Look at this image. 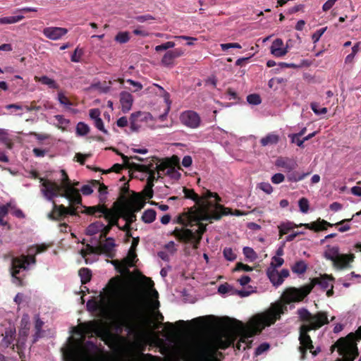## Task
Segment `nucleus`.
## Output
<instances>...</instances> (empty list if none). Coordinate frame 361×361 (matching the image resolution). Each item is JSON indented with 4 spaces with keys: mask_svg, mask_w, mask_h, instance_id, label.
Here are the masks:
<instances>
[{
    "mask_svg": "<svg viewBox=\"0 0 361 361\" xmlns=\"http://www.w3.org/2000/svg\"><path fill=\"white\" fill-rule=\"evenodd\" d=\"M60 183L49 179L40 178V191L44 197L53 202L52 211L47 214L51 220H60L70 214L75 215L77 209L82 207V197L75 188L78 183L72 184L64 170L61 171Z\"/></svg>",
    "mask_w": 361,
    "mask_h": 361,
    "instance_id": "obj_1",
    "label": "nucleus"
},
{
    "mask_svg": "<svg viewBox=\"0 0 361 361\" xmlns=\"http://www.w3.org/2000/svg\"><path fill=\"white\" fill-rule=\"evenodd\" d=\"M286 309V305L276 302L271 304L267 311L253 316L246 326L240 322V341L247 343L250 338L260 333L265 326L273 324Z\"/></svg>",
    "mask_w": 361,
    "mask_h": 361,
    "instance_id": "obj_2",
    "label": "nucleus"
},
{
    "mask_svg": "<svg viewBox=\"0 0 361 361\" xmlns=\"http://www.w3.org/2000/svg\"><path fill=\"white\" fill-rule=\"evenodd\" d=\"M297 312L299 319L303 322V324L300 328V350L302 353H305L307 350L312 352L314 347L307 332L328 324L327 314L325 312H318L315 314H312L308 310L304 307L298 309Z\"/></svg>",
    "mask_w": 361,
    "mask_h": 361,
    "instance_id": "obj_3",
    "label": "nucleus"
},
{
    "mask_svg": "<svg viewBox=\"0 0 361 361\" xmlns=\"http://www.w3.org/2000/svg\"><path fill=\"white\" fill-rule=\"evenodd\" d=\"M190 345L197 350L209 361H221L222 353L218 350L226 349L231 344L228 336L222 333H216L209 341L191 339Z\"/></svg>",
    "mask_w": 361,
    "mask_h": 361,
    "instance_id": "obj_4",
    "label": "nucleus"
},
{
    "mask_svg": "<svg viewBox=\"0 0 361 361\" xmlns=\"http://www.w3.org/2000/svg\"><path fill=\"white\" fill-rule=\"evenodd\" d=\"M47 246L44 244L31 246L27 250V255H21L19 257H14L11 262V274L14 283L18 285L21 284L20 277L18 276L20 270H27L30 264H35L36 262L35 256L40 252H44Z\"/></svg>",
    "mask_w": 361,
    "mask_h": 361,
    "instance_id": "obj_5",
    "label": "nucleus"
},
{
    "mask_svg": "<svg viewBox=\"0 0 361 361\" xmlns=\"http://www.w3.org/2000/svg\"><path fill=\"white\" fill-rule=\"evenodd\" d=\"M87 345L90 348L79 344L69 345L63 352L66 361H100L97 346L92 342Z\"/></svg>",
    "mask_w": 361,
    "mask_h": 361,
    "instance_id": "obj_6",
    "label": "nucleus"
},
{
    "mask_svg": "<svg viewBox=\"0 0 361 361\" xmlns=\"http://www.w3.org/2000/svg\"><path fill=\"white\" fill-rule=\"evenodd\" d=\"M192 229L185 228H176L173 231V235L180 241L190 243L194 248H197L200 243L202 235L206 231V226L202 223L192 226Z\"/></svg>",
    "mask_w": 361,
    "mask_h": 361,
    "instance_id": "obj_7",
    "label": "nucleus"
},
{
    "mask_svg": "<svg viewBox=\"0 0 361 361\" xmlns=\"http://www.w3.org/2000/svg\"><path fill=\"white\" fill-rule=\"evenodd\" d=\"M87 308L92 312L100 310L104 314H114L122 319L126 317L125 307L118 303L113 298H109L106 304H104V302H98L95 300H88L87 302Z\"/></svg>",
    "mask_w": 361,
    "mask_h": 361,
    "instance_id": "obj_8",
    "label": "nucleus"
},
{
    "mask_svg": "<svg viewBox=\"0 0 361 361\" xmlns=\"http://www.w3.org/2000/svg\"><path fill=\"white\" fill-rule=\"evenodd\" d=\"M323 256L325 259L332 262L333 267L338 270L348 269L350 263L353 262L355 256L353 254H341L339 247L335 246H327L324 252Z\"/></svg>",
    "mask_w": 361,
    "mask_h": 361,
    "instance_id": "obj_9",
    "label": "nucleus"
},
{
    "mask_svg": "<svg viewBox=\"0 0 361 361\" xmlns=\"http://www.w3.org/2000/svg\"><path fill=\"white\" fill-rule=\"evenodd\" d=\"M298 226V225L290 221L282 222L278 226L279 230V235L282 236L283 235L288 233L290 231ZM299 226H304L307 229L317 232L322 230H325L326 226H333V224L324 219L321 220L319 219L317 221L309 224H301Z\"/></svg>",
    "mask_w": 361,
    "mask_h": 361,
    "instance_id": "obj_10",
    "label": "nucleus"
},
{
    "mask_svg": "<svg viewBox=\"0 0 361 361\" xmlns=\"http://www.w3.org/2000/svg\"><path fill=\"white\" fill-rule=\"evenodd\" d=\"M313 287L314 284L310 283L299 288L294 287L286 288L282 295L285 304L302 301L311 292Z\"/></svg>",
    "mask_w": 361,
    "mask_h": 361,
    "instance_id": "obj_11",
    "label": "nucleus"
},
{
    "mask_svg": "<svg viewBox=\"0 0 361 361\" xmlns=\"http://www.w3.org/2000/svg\"><path fill=\"white\" fill-rule=\"evenodd\" d=\"M180 123L190 129L198 128L202 123V119L199 114L192 110L182 111L179 116Z\"/></svg>",
    "mask_w": 361,
    "mask_h": 361,
    "instance_id": "obj_12",
    "label": "nucleus"
},
{
    "mask_svg": "<svg viewBox=\"0 0 361 361\" xmlns=\"http://www.w3.org/2000/svg\"><path fill=\"white\" fill-rule=\"evenodd\" d=\"M267 275L273 286L278 287L283 283L284 279L289 276V271L283 269L279 272L276 269H274L273 267H268Z\"/></svg>",
    "mask_w": 361,
    "mask_h": 361,
    "instance_id": "obj_13",
    "label": "nucleus"
},
{
    "mask_svg": "<svg viewBox=\"0 0 361 361\" xmlns=\"http://www.w3.org/2000/svg\"><path fill=\"white\" fill-rule=\"evenodd\" d=\"M184 55V51L177 48L167 51L161 60V64L164 67L172 68L175 66V59Z\"/></svg>",
    "mask_w": 361,
    "mask_h": 361,
    "instance_id": "obj_14",
    "label": "nucleus"
},
{
    "mask_svg": "<svg viewBox=\"0 0 361 361\" xmlns=\"http://www.w3.org/2000/svg\"><path fill=\"white\" fill-rule=\"evenodd\" d=\"M99 212L104 216L105 219L109 222V225L105 226L104 230L101 231V232L103 233L101 236H105L110 231L113 226H117L119 228L118 225V216L116 214L105 207L104 206L101 207Z\"/></svg>",
    "mask_w": 361,
    "mask_h": 361,
    "instance_id": "obj_15",
    "label": "nucleus"
},
{
    "mask_svg": "<svg viewBox=\"0 0 361 361\" xmlns=\"http://www.w3.org/2000/svg\"><path fill=\"white\" fill-rule=\"evenodd\" d=\"M185 198L192 200L201 209L206 213L207 217L211 213V210L207 206V202L200 197L195 191L192 189L183 188V190Z\"/></svg>",
    "mask_w": 361,
    "mask_h": 361,
    "instance_id": "obj_16",
    "label": "nucleus"
},
{
    "mask_svg": "<svg viewBox=\"0 0 361 361\" xmlns=\"http://www.w3.org/2000/svg\"><path fill=\"white\" fill-rule=\"evenodd\" d=\"M228 214H231V215L233 214L231 212V209L224 207L222 205L216 204L214 205V209L211 210V213L208 215L207 217L205 218V219L206 220H212V219L219 220L223 215H228ZM234 214L236 216H240L242 214V213L240 211L236 210L235 213Z\"/></svg>",
    "mask_w": 361,
    "mask_h": 361,
    "instance_id": "obj_17",
    "label": "nucleus"
},
{
    "mask_svg": "<svg viewBox=\"0 0 361 361\" xmlns=\"http://www.w3.org/2000/svg\"><path fill=\"white\" fill-rule=\"evenodd\" d=\"M68 30L59 27H48L43 30V34L46 37L51 40H58L66 35Z\"/></svg>",
    "mask_w": 361,
    "mask_h": 361,
    "instance_id": "obj_18",
    "label": "nucleus"
},
{
    "mask_svg": "<svg viewBox=\"0 0 361 361\" xmlns=\"http://www.w3.org/2000/svg\"><path fill=\"white\" fill-rule=\"evenodd\" d=\"M150 114L149 113H145L141 111L133 113L130 117V129L133 131L139 130V129L141 128L140 121L147 120Z\"/></svg>",
    "mask_w": 361,
    "mask_h": 361,
    "instance_id": "obj_19",
    "label": "nucleus"
},
{
    "mask_svg": "<svg viewBox=\"0 0 361 361\" xmlns=\"http://www.w3.org/2000/svg\"><path fill=\"white\" fill-rule=\"evenodd\" d=\"M270 51L275 57H282L287 54L288 47H284L283 40L278 38L271 43Z\"/></svg>",
    "mask_w": 361,
    "mask_h": 361,
    "instance_id": "obj_20",
    "label": "nucleus"
},
{
    "mask_svg": "<svg viewBox=\"0 0 361 361\" xmlns=\"http://www.w3.org/2000/svg\"><path fill=\"white\" fill-rule=\"evenodd\" d=\"M100 115L101 111L99 109H92L90 110V117L94 121V126L104 134H107L108 131L104 128V122Z\"/></svg>",
    "mask_w": 361,
    "mask_h": 361,
    "instance_id": "obj_21",
    "label": "nucleus"
},
{
    "mask_svg": "<svg viewBox=\"0 0 361 361\" xmlns=\"http://www.w3.org/2000/svg\"><path fill=\"white\" fill-rule=\"evenodd\" d=\"M140 208L141 207H138L133 210L127 211L123 215V219L126 220V224L123 227H119V228L122 231H126L127 236H130L129 231L130 225L136 220L135 212L139 211Z\"/></svg>",
    "mask_w": 361,
    "mask_h": 361,
    "instance_id": "obj_22",
    "label": "nucleus"
},
{
    "mask_svg": "<svg viewBox=\"0 0 361 361\" xmlns=\"http://www.w3.org/2000/svg\"><path fill=\"white\" fill-rule=\"evenodd\" d=\"M116 243L113 238H107L105 242L102 244L99 249L102 252L109 257H114L115 252Z\"/></svg>",
    "mask_w": 361,
    "mask_h": 361,
    "instance_id": "obj_23",
    "label": "nucleus"
},
{
    "mask_svg": "<svg viewBox=\"0 0 361 361\" xmlns=\"http://www.w3.org/2000/svg\"><path fill=\"white\" fill-rule=\"evenodd\" d=\"M120 103L121 109L123 113L128 112L133 106V98L130 93L128 92H122L120 94Z\"/></svg>",
    "mask_w": 361,
    "mask_h": 361,
    "instance_id": "obj_24",
    "label": "nucleus"
},
{
    "mask_svg": "<svg viewBox=\"0 0 361 361\" xmlns=\"http://www.w3.org/2000/svg\"><path fill=\"white\" fill-rule=\"evenodd\" d=\"M276 166L284 169L286 171L290 172L296 168L297 163L293 159L280 157L276 161Z\"/></svg>",
    "mask_w": 361,
    "mask_h": 361,
    "instance_id": "obj_25",
    "label": "nucleus"
},
{
    "mask_svg": "<svg viewBox=\"0 0 361 361\" xmlns=\"http://www.w3.org/2000/svg\"><path fill=\"white\" fill-rule=\"evenodd\" d=\"M361 48V42H356L351 49V53L348 54L344 60V63L345 65L350 66V68H353L355 63V58L357 54L360 51Z\"/></svg>",
    "mask_w": 361,
    "mask_h": 361,
    "instance_id": "obj_26",
    "label": "nucleus"
},
{
    "mask_svg": "<svg viewBox=\"0 0 361 361\" xmlns=\"http://www.w3.org/2000/svg\"><path fill=\"white\" fill-rule=\"evenodd\" d=\"M139 168L140 171L146 172L149 174L147 178V186H150L152 184H153V181L157 178L155 171H159L160 167L157 166L154 169H150L148 166L141 165L139 166Z\"/></svg>",
    "mask_w": 361,
    "mask_h": 361,
    "instance_id": "obj_27",
    "label": "nucleus"
},
{
    "mask_svg": "<svg viewBox=\"0 0 361 361\" xmlns=\"http://www.w3.org/2000/svg\"><path fill=\"white\" fill-rule=\"evenodd\" d=\"M280 138L279 135L271 133L267 134L266 136L260 140L262 146L266 147L269 145H276L279 142Z\"/></svg>",
    "mask_w": 361,
    "mask_h": 361,
    "instance_id": "obj_28",
    "label": "nucleus"
},
{
    "mask_svg": "<svg viewBox=\"0 0 361 361\" xmlns=\"http://www.w3.org/2000/svg\"><path fill=\"white\" fill-rule=\"evenodd\" d=\"M105 225L103 223L100 221H96L88 226V227L86 228V233L89 235H93L99 232H101V231H103Z\"/></svg>",
    "mask_w": 361,
    "mask_h": 361,
    "instance_id": "obj_29",
    "label": "nucleus"
},
{
    "mask_svg": "<svg viewBox=\"0 0 361 361\" xmlns=\"http://www.w3.org/2000/svg\"><path fill=\"white\" fill-rule=\"evenodd\" d=\"M35 80L48 86L49 88L59 89V85L57 82L54 79L50 78L47 75H43L42 77L35 76Z\"/></svg>",
    "mask_w": 361,
    "mask_h": 361,
    "instance_id": "obj_30",
    "label": "nucleus"
},
{
    "mask_svg": "<svg viewBox=\"0 0 361 361\" xmlns=\"http://www.w3.org/2000/svg\"><path fill=\"white\" fill-rule=\"evenodd\" d=\"M35 328L36 332L34 335V341L33 342H36L41 336H42V329L44 325V322L41 320L39 315H36L35 317Z\"/></svg>",
    "mask_w": 361,
    "mask_h": 361,
    "instance_id": "obj_31",
    "label": "nucleus"
},
{
    "mask_svg": "<svg viewBox=\"0 0 361 361\" xmlns=\"http://www.w3.org/2000/svg\"><path fill=\"white\" fill-rule=\"evenodd\" d=\"M156 214V212L154 209H147L142 215V221L145 224H151L155 220Z\"/></svg>",
    "mask_w": 361,
    "mask_h": 361,
    "instance_id": "obj_32",
    "label": "nucleus"
},
{
    "mask_svg": "<svg viewBox=\"0 0 361 361\" xmlns=\"http://www.w3.org/2000/svg\"><path fill=\"white\" fill-rule=\"evenodd\" d=\"M57 100L59 101L60 104L63 106L66 109L73 111L71 109V106L73 105L72 102L68 99V98L64 94L63 92H58Z\"/></svg>",
    "mask_w": 361,
    "mask_h": 361,
    "instance_id": "obj_33",
    "label": "nucleus"
},
{
    "mask_svg": "<svg viewBox=\"0 0 361 361\" xmlns=\"http://www.w3.org/2000/svg\"><path fill=\"white\" fill-rule=\"evenodd\" d=\"M333 279L329 278L327 276L321 277L319 279H314V283H317L319 285V286L324 289L326 290L331 287V285L332 284Z\"/></svg>",
    "mask_w": 361,
    "mask_h": 361,
    "instance_id": "obj_34",
    "label": "nucleus"
},
{
    "mask_svg": "<svg viewBox=\"0 0 361 361\" xmlns=\"http://www.w3.org/2000/svg\"><path fill=\"white\" fill-rule=\"evenodd\" d=\"M79 276L80 277L81 283L85 284L88 283L92 278V271L88 268H81L79 270Z\"/></svg>",
    "mask_w": 361,
    "mask_h": 361,
    "instance_id": "obj_35",
    "label": "nucleus"
},
{
    "mask_svg": "<svg viewBox=\"0 0 361 361\" xmlns=\"http://www.w3.org/2000/svg\"><path fill=\"white\" fill-rule=\"evenodd\" d=\"M24 18L23 15H17L13 16L0 18V24H13L16 23Z\"/></svg>",
    "mask_w": 361,
    "mask_h": 361,
    "instance_id": "obj_36",
    "label": "nucleus"
},
{
    "mask_svg": "<svg viewBox=\"0 0 361 361\" xmlns=\"http://www.w3.org/2000/svg\"><path fill=\"white\" fill-rule=\"evenodd\" d=\"M76 134L78 136H85L90 132V127L83 122H79L76 126Z\"/></svg>",
    "mask_w": 361,
    "mask_h": 361,
    "instance_id": "obj_37",
    "label": "nucleus"
},
{
    "mask_svg": "<svg viewBox=\"0 0 361 361\" xmlns=\"http://www.w3.org/2000/svg\"><path fill=\"white\" fill-rule=\"evenodd\" d=\"M307 270V264L304 261H299L292 267V271L298 274H304Z\"/></svg>",
    "mask_w": 361,
    "mask_h": 361,
    "instance_id": "obj_38",
    "label": "nucleus"
},
{
    "mask_svg": "<svg viewBox=\"0 0 361 361\" xmlns=\"http://www.w3.org/2000/svg\"><path fill=\"white\" fill-rule=\"evenodd\" d=\"M11 207V203H7L5 205L0 206V225L5 226L7 224V222L4 221V219L7 215L8 212V208Z\"/></svg>",
    "mask_w": 361,
    "mask_h": 361,
    "instance_id": "obj_39",
    "label": "nucleus"
},
{
    "mask_svg": "<svg viewBox=\"0 0 361 361\" xmlns=\"http://www.w3.org/2000/svg\"><path fill=\"white\" fill-rule=\"evenodd\" d=\"M54 118L57 121L56 126L59 128L64 130L70 123V121L67 118H65L62 115H56L54 116Z\"/></svg>",
    "mask_w": 361,
    "mask_h": 361,
    "instance_id": "obj_40",
    "label": "nucleus"
},
{
    "mask_svg": "<svg viewBox=\"0 0 361 361\" xmlns=\"http://www.w3.org/2000/svg\"><path fill=\"white\" fill-rule=\"evenodd\" d=\"M0 141L6 144L8 147H11L10 143L11 140L9 138V133L8 130L0 128Z\"/></svg>",
    "mask_w": 361,
    "mask_h": 361,
    "instance_id": "obj_41",
    "label": "nucleus"
},
{
    "mask_svg": "<svg viewBox=\"0 0 361 361\" xmlns=\"http://www.w3.org/2000/svg\"><path fill=\"white\" fill-rule=\"evenodd\" d=\"M223 255L225 259L230 262L236 259V255L231 247H225L223 250Z\"/></svg>",
    "mask_w": 361,
    "mask_h": 361,
    "instance_id": "obj_42",
    "label": "nucleus"
},
{
    "mask_svg": "<svg viewBox=\"0 0 361 361\" xmlns=\"http://www.w3.org/2000/svg\"><path fill=\"white\" fill-rule=\"evenodd\" d=\"M298 206L302 213L306 214L309 211V201L305 197H302L298 201Z\"/></svg>",
    "mask_w": 361,
    "mask_h": 361,
    "instance_id": "obj_43",
    "label": "nucleus"
},
{
    "mask_svg": "<svg viewBox=\"0 0 361 361\" xmlns=\"http://www.w3.org/2000/svg\"><path fill=\"white\" fill-rule=\"evenodd\" d=\"M129 39L130 37L128 32H120L115 37V40L121 44L126 43Z\"/></svg>",
    "mask_w": 361,
    "mask_h": 361,
    "instance_id": "obj_44",
    "label": "nucleus"
},
{
    "mask_svg": "<svg viewBox=\"0 0 361 361\" xmlns=\"http://www.w3.org/2000/svg\"><path fill=\"white\" fill-rule=\"evenodd\" d=\"M84 51L82 49L77 47L73 54L71 55V60L72 62L78 63L81 60V57L83 55Z\"/></svg>",
    "mask_w": 361,
    "mask_h": 361,
    "instance_id": "obj_45",
    "label": "nucleus"
},
{
    "mask_svg": "<svg viewBox=\"0 0 361 361\" xmlns=\"http://www.w3.org/2000/svg\"><path fill=\"white\" fill-rule=\"evenodd\" d=\"M311 109L316 115H322L327 113V108H319L318 103L312 102L310 104Z\"/></svg>",
    "mask_w": 361,
    "mask_h": 361,
    "instance_id": "obj_46",
    "label": "nucleus"
},
{
    "mask_svg": "<svg viewBox=\"0 0 361 361\" xmlns=\"http://www.w3.org/2000/svg\"><path fill=\"white\" fill-rule=\"evenodd\" d=\"M247 102L252 105H258L261 104L262 99L259 94H251L247 97Z\"/></svg>",
    "mask_w": 361,
    "mask_h": 361,
    "instance_id": "obj_47",
    "label": "nucleus"
},
{
    "mask_svg": "<svg viewBox=\"0 0 361 361\" xmlns=\"http://www.w3.org/2000/svg\"><path fill=\"white\" fill-rule=\"evenodd\" d=\"M243 254L250 261H253L257 258V254L254 250L250 247H245L243 248Z\"/></svg>",
    "mask_w": 361,
    "mask_h": 361,
    "instance_id": "obj_48",
    "label": "nucleus"
},
{
    "mask_svg": "<svg viewBox=\"0 0 361 361\" xmlns=\"http://www.w3.org/2000/svg\"><path fill=\"white\" fill-rule=\"evenodd\" d=\"M283 262H284V260L283 258L278 257V256H274L271 258L270 266L269 267H273L274 269H276V268L282 266Z\"/></svg>",
    "mask_w": 361,
    "mask_h": 361,
    "instance_id": "obj_49",
    "label": "nucleus"
},
{
    "mask_svg": "<svg viewBox=\"0 0 361 361\" xmlns=\"http://www.w3.org/2000/svg\"><path fill=\"white\" fill-rule=\"evenodd\" d=\"M175 43L173 42H166L164 44H161L160 45H157L155 47L154 49L156 51H161L164 50H167L169 49L173 48L175 47Z\"/></svg>",
    "mask_w": 361,
    "mask_h": 361,
    "instance_id": "obj_50",
    "label": "nucleus"
},
{
    "mask_svg": "<svg viewBox=\"0 0 361 361\" xmlns=\"http://www.w3.org/2000/svg\"><path fill=\"white\" fill-rule=\"evenodd\" d=\"M152 298H152L150 300V307L152 310H157L159 307V302L157 300L158 292L156 290H152Z\"/></svg>",
    "mask_w": 361,
    "mask_h": 361,
    "instance_id": "obj_51",
    "label": "nucleus"
},
{
    "mask_svg": "<svg viewBox=\"0 0 361 361\" xmlns=\"http://www.w3.org/2000/svg\"><path fill=\"white\" fill-rule=\"evenodd\" d=\"M257 188L264 191L267 194H271L273 191V188L269 183L262 182L260 183Z\"/></svg>",
    "mask_w": 361,
    "mask_h": 361,
    "instance_id": "obj_52",
    "label": "nucleus"
},
{
    "mask_svg": "<svg viewBox=\"0 0 361 361\" xmlns=\"http://www.w3.org/2000/svg\"><path fill=\"white\" fill-rule=\"evenodd\" d=\"M218 291L221 294L229 293L231 295L233 294L234 292L233 288L226 283L219 286Z\"/></svg>",
    "mask_w": 361,
    "mask_h": 361,
    "instance_id": "obj_53",
    "label": "nucleus"
},
{
    "mask_svg": "<svg viewBox=\"0 0 361 361\" xmlns=\"http://www.w3.org/2000/svg\"><path fill=\"white\" fill-rule=\"evenodd\" d=\"M327 27H322L321 29L317 30L315 32H314L312 35V39L314 43H317L320 37L323 35V34L326 30Z\"/></svg>",
    "mask_w": 361,
    "mask_h": 361,
    "instance_id": "obj_54",
    "label": "nucleus"
},
{
    "mask_svg": "<svg viewBox=\"0 0 361 361\" xmlns=\"http://www.w3.org/2000/svg\"><path fill=\"white\" fill-rule=\"evenodd\" d=\"M99 201L101 202H104L106 200V195H107V188L102 185H100L99 188Z\"/></svg>",
    "mask_w": 361,
    "mask_h": 361,
    "instance_id": "obj_55",
    "label": "nucleus"
},
{
    "mask_svg": "<svg viewBox=\"0 0 361 361\" xmlns=\"http://www.w3.org/2000/svg\"><path fill=\"white\" fill-rule=\"evenodd\" d=\"M269 348V344L267 343H263L260 344L255 349V355H259L262 354L263 353L266 352L267 350H268Z\"/></svg>",
    "mask_w": 361,
    "mask_h": 361,
    "instance_id": "obj_56",
    "label": "nucleus"
},
{
    "mask_svg": "<svg viewBox=\"0 0 361 361\" xmlns=\"http://www.w3.org/2000/svg\"><path fill=\"white\" fill-rule=\"evenodd\" d=\"M285 179L284 176L282 173H275L271 178V182L274 184H279L282 183Z\"/></svg>",
    "mask_w": 361,
    "mask_h": 361,
    "instance_id": "obj_57",
    "label": "nucleus"
},
{
    "mask_svg": "<svg viewBox=\"0 0 361 361\" xmlns=\"http://www.w3.org/2000/svg\"><path fill=\"white\" fill-rule=\"evenodd\" d=\"M13 341V338L12 334L6 331L2 340L3 343L6 345V347H8L12 343Z\"/></svg>",
    "mask_w": 361,
    "mask_h": 361,
    "instance_id": "obj_58",
    "label": "nucleus"
},
{
    "mask_svg": "<svg viewBox=\"0 0 361 361\" xmlns=\"http://www.w3.org/2000/svg\"><path fill=\"white\" fill-rule=\"evenodd\" d=\"M94 252V248L91 246H87V247L85 250H82V255L85 259V262L87 264L89 263V259L87 257V255L89 254H92Z\"/></svg>",
    "mask_w": 361,
    "mask_h": 361,
    "instance_id": "obj_59",
    "label": "nucleus"
},
{
    "mask_svg": "<svg viewBox=\"0 0 361 361\" xmlns=\"http://www.w3.org/2000/svg\"><path fill=\"white\" fill-rule=\"evenodd\" d=\"M174 38L176 39H182L187 40V44L189 46H191L193 44V42L196 41L197 39L192 37L185 36V35H179V36H175Z\"/></svg>",
    "mask_w": 361,
    "mask_h": 361,
    "instance_id": "obj_60",
    "label": "nucleus"
},
{
    "mask_svg": "<svg viewBox=\"0 0 361 361\" xmlns=\"http://www.w3.org/2000/svg\"><path fill=\"white\" fill-rule=\"evenodd\" d=\"M236 271H250L252 270V268L247 264H244L241 262H239L236 264Z\"/></svg>",
    "mask_w": 361,
    "mask_h": 361,
    "instance_id": "obj_61",
    "label": "nucleus"
},
{
    "mask_svg": "<svg viewBox=\"0 0 361 361\" xmlns=\"http://www.w3.org/2000/svg\"><path fill=\"white\" fill-rule=\"evenodd\" d=\"M126 82L130 84V85L133 86L134 87H135V91H139V90H141L142 89V85L139 82H137V81H135L132 79H128L126 80Z\"/></svg>",
    "mask_w": 361,
    "mask_h": 361,
    "instance_id": "obj_62",
    "label": "nucleus"
},
{
    "mask_svg": "<svg viewBox=\"0 0 361 361\" xmlns=\"http://www.w3.org/2000/svg\"><path fill=\"white\" fill-rule=\"evenodd\" d=\"M80 191L84 195H90L93 192L92 187L89 185H84L81 188Z\"/></svg>",
    "mask_w": 361,
    "mask_h": 361,
    "instance_id": "obj_63",
    "label": "nucleus"
},
{
    "mask_svg": "<svg viewBox=\"0 0 361 361\" xmlns=\"http://www.w3.org/2000/svg\"><path fill=\"white\" fill-rule=\"evenodd\" d=\"M336 0H328L327 1H326L323 6H322V10L324 11H329L330 8H331L333 7V6L334 5V4L336 3Z\"/></svg>",
    "mask_w": 361,
    "mask_h": 361,
    "instance_id": "obj_64",
    "label": "nucleus"
}]
</instances>
